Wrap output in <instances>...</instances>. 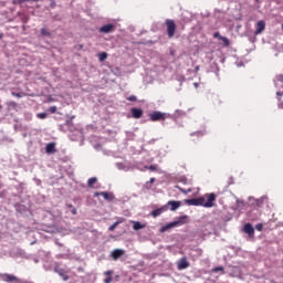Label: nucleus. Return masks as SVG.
<instances>
[{
    "instance_id": "obj_1",
    "label": "nucleus",
    "mask_w": 283,
    "mask_h": 283,
    "mask_svg": "<svg viewBox=\"0 0 283 283\" xmlns=\"http://www.w3.org/2000/svg\"><path fill=\"white\" fill-rule=\"evenodd\" d=\"M185 203L189 207H205L206 209H211V207H216V193H207L196 199H185Z\"/></svg>"
},
{
    "instance_id": "obj_2",
    "label": "nucleus",
    "mask_w": 283,
    "mask_h": 283,
    "mask_svg": "<svg viewBox=\"0 0 283 283\" xmlns=\"http://www.w3.org/2000/svg\"><path fill=\"white\" fill-rule=\"evenodd\" d=\"M165 25L168 39H174V36L176 35V21H174L172 19H167L165 21Z\"/></svg>"
},
{
    "instance_id": "obj_3",
    "label": "nucleus",
    "mask_w": 283,
    "mask_h": 283,
    "mask_svg": "<svg viewBox=\"0 0 283 283\" xmlns=\"http://www.w3.org/2000/svg\"><path fill=\"white\" fill-rule=\"evenodd\" d=\"M185 219H187V216L180 217L179 221H172L170 223H167L166 226L160 228V230H159L160 233H165V232L169 231L170 229H174L176 227H180V224H185V221H182Z\"/></svg>"
},
{
    "instance_id": "obj_4",
    "label": "nucleus",
    "mask_w": 283,
    "mask_h": 283,
    "mask_svg": "<svg viewBox=\"0 0 283 283\" xmlns=\"http://www.w3.org/2000/svg\"><path fill=\"white\" fill-rule=\"evenodd\" d=\"M149 118L153 123H156L158 120H165V113H161V112H158V111H155L153 113L149 114Z\"/></svg>"
},
{
    "instance_id": "obj_5",
    "label": "nucleus",
    "mask_w": 283,
    "mask_h": 283,
    "mask_svg": "<svg viewBox=\"0 0 283 283\" xmlns=\"http://www.w3.org/2000/svg\"><path fill=\"white\" fill-rule=\"evenodd\" d=\"M263 30H266V22L264 20H259L256 22V29L254 31V34H262Z\"/></svg>"
},
{
    "instance_id": "obj_6",
    "label": "nucleus",
    "mask_w": 283,
    "mask_h": 283,
    "mask_svg": "<svg viewBox=\"0 0 283 283\" xmlns=\"http://www.w3.org/2000/svg\"><path fill=\"white\" fill-rule=\"evenodd\" d=\"M116 30V27L114 24H105L99 28V32L102 34H109Z\"/></svg>"
},
{
    "instance_id": "obj_7",
    "label": "nucleus",
    "mask_w": 283,
    "mask_h": 283,
    "mask_svg": "<svg viewBox=\"0 0 283 283\" xmlns=\"http://www.w3.org/2000/svg\"><path fill=\"white\" fill-rule=\"evenodd\" d=\"M177 269L179 271H185V269H189V261H187L186 256L181 258L178 262H177Z\"/></svg>"
},
{
    "instance_id": "obj_8",
    "label": "nucleus",
    "mask_w": 283,
    "mask_h": 283,
    "mask_svg": "<svg viewBox=\"0 0 283 283\" xmlns=\"http://www.w3.org/2000/svg\"><path fill=\"white\" fill-rule=\"evenodd\" d=\"M244 233H248L250 238H253L255 235V229H253V226L251 223H245L243 227Z\"/></svg>"
},
{
    "instance_id": "obj_9",
    "label": "nucleus",
    "mask_w": 283,
    "mask_h": 283,
    "mask_svg": "<svg viewBox=\"0 0 283 283\" xmlns=\"http://www.w3.org/2000/svg\"><path fill=\"white\" fill-rule=\"evenodd\" d=\"M182 205L181 201H168L167 202V207H170V211H177L178 209H180V206Z\"/></svg>"
},
{
    "instance_id": "obj_10",
    "label": "nucleus",
    "mask_w": 283,
    "mask_h": 283,
    "mask_svg": "<svg viewBox=\"0 0 283 283\" xmlns=\"http://www.w3.org/2000/svg\"><path fill=\"white\" fill-rule=\"evenodd\" d=\"M123 255H125V250L115 249L112 251L113 260H118V258H123Z\"/></svg>"
},
{
    "instance_id": "obj_11",
    "label": "nucleus",
    "mask_w": 283,
    "mask_h": 283,
    "mask_svg": "<svg viewBox=\"0 0 283 283\" xmlns=\"http://www.w3.org/2000/svg\"><path fill=\"white\" fill-rule=\"evenodd\" d=\"M130 114H132L133 118H142L143 117V109L134 107V108L130 109Z\"/></svg>"
},
{
    "instance_id": "obj_12",
    "label": "nucleus",
    "mask_w": 283,
    "mask_h": 283,
    "mask_svg": "<svg viewBox=\"0 0 283 283\" xmlns=\"http://www.w3.org/2000/svg\"><path fill=\"white\" fill-rule=\"evenodd\" d=\"M46 154H56V144L55 143H50L45 147Z\"/></svg>"
},
{
    "instance_id": "obj_13",
    "label": "nucleus",
    "mask_w": 283,
    "mask_h": 283,
    "mask_svg": "<svg viewBox=\"0 0 283 283\" xmlns=\"http://www.w3.org/2000/svg\"><path fill=\"white\" fill-rule=\"evenodd\" d=\"M165 211H166V208L163 207V208L153 210L150 216H153V218H158V216H163V213H165Z\"/></svg>"
},
{
    "instance_id": "obj_14",
    "label": "nucleus",
    "mask_w": 283,
    "mask_h": 283,
    "mask_svg": "<svg viewBox=\"0 0 283 283\" xmlns=\"http://www.w3.org/2000/svg\"><path fill=\"white\" fill-rule=\"evenodd\" d=\"M104 275H106V279L104 280V283H112L113 282V277L112 275H114V271L108 270L106 272H104Z\"/></svg>"
},
{
    "instance_id": "obj_15",
    "label": "nucleus",
    "mask_w": 283,
    "mask_h": 283,
    "mask_svg": "<svg viewBox=\"0 0 283 283\" xmlns=\"http://www.w3.org/2000/svg\"><path fill=\"white\" fill-rule=\"evenodd\" d=\"M95 197L103 196L104 200H112L114 197L109 192H95Z\"/></svg>"
},
{
    "instance_id": "obj_16",
    "label": "nucleus",
    "mask_w": 283,
    "mask_h": 283,
    "mask_svg": "<svg viewBox=\"0 0 283 283\" xmlns=\"http://www.w3.org/2000/svg\"><path fill=\"white\" fill-rule=\"evenodd\" d=\"M17 280H19L17 276L12 275V274H4L3 275V281L4 282H17Z\"/></svg>"
},
{
    "instance_id": "obj_17",
    "label": "nucleus",
    "mask_w": 283,
    "mask_h": 283,
    "mask_svg": "<svg viewBox=\"0 0 283 283\" xmlns=\"http://www.w3.org/2000/svg\"><path fill=\"white\" fill-rule=\"evenodd\" d=\"M133 229L134 231H140V229H145V224L140 223L139 221H134Z\"/></svg>"
},
{
    "instance_id": "obj_18",
    "label": "nucleus",
    "mask_w": 283,
    "mask_h": 283,
    "mask_svg": "<svg viewBox=\"0 0 283 283\" xmlns=\"http://www.w3.org/2000/svg\"><path fill=\"white\" fill-rule=\"evenodd\" d=\"M125 221L124 218H120L119 220H117L115 223H113L109 228L108 231H115L116 227H118V224H123V222Z\"/></svg>"
},
{
    "instance_id": "obj_19",
    "label": "nucleus",
    "mask_w": 283,
    "mask_h": 283,
    "mask_svg": "<svg viewBox=\"0 0 283 283\" xmlns=\"http://www.w3.org/2000/svg\"><path fill=\"white\" fill-rule=\"evenodd\" d=\"M98 181V179L96 177H92L87 180V187H94V185H96V182Z\"/></svg>"
},
{
    "instance_id": "obj_20",
    "label": "nucleus",
    "mask_w": 283,
    "mask_h": 283,
    "mask_svg": "<svg viewBox=\"0 0 283 283\" xmlns=\"http://www.w3.org/2000/svg\"><path fill=\"white\" fill-rule=\"evenodd\" d=\"M220 41L223 43L224 48H229V45H231V42L229 41V38H227V36L220 38Z\"/></svg>"
},
{
    "instance_id": "obj_21",
    "label": "nucleus",
    "mask_w": 283,
    "mask_h": 283,
    "mask_svg": "<svg viewBox=\"0 0 283 283\" xmlns=\"http://www.w3.org/2000/svg\"><path fill=\"white\" fill-rule=\"evenodd\" d=\"M107 59V53L102 52L98 54V60L101 63H103V61H105Z\"/></svg>"
},
{
    "instance_id": "obj_22",
    "label": "nucleus",
    "mask_w": 283,
    "mask_h": 283,
    "mask_svg": "<svg viewBox=\"0 0 283 283\" xmlns=\"http://www.w3.org/2000/svg\"><path fill=\"white\" fill-rule=\"evenodd\" d=\"M221 271L222 275H224V268L223 266H217L212 269V273H219Z\"/></svg>"
},
{
    "instance_id": "obj_23",
    "label": "nucleus",
    "mask_w": 283,
    "mask_h": 283,
    "mask_svg": "<svg viewBox=\"0 0 283 283\" xmlns=\"http://www.w3.org/2000/svg\"><path fill=\"white\" fill-rule=\"evenodd\" d=\"M41 34H42V36H51L52 35V33H50V31L45 30V28L41 29Z\"/></svg>"
},
{
    "instance_id": "obj_24",
    "label": "nucleus",
    "mask_w": 283,
    "mask_h": 283,
    "mask_svg": "<svg viewBox=\"0 0 283 283\" xmlns=\"http://www.w3.org/2000/svg\"><path fill=\"white\" fill-rule=\"evenodd\" d=\"M145 169H149V171H156V169H158V166L156 165L145 166Z\"/></svg>"
},
{
    "instance_id": "obj_25",
    "label": "nucleus",
    "mask_w": 283,
    "mask_h": 283,
    "mask_svg": "<svg viewBox=\"0 0 283 283\" xmlns=\"http://www.w3.org/2000/svg\"><path fill=\"white\" fill-rule=\"evenodd\" d=\"M176 189H179L181 193H191V188H189L188 190H185L180 186H176Z\"/></svg>"
},
{
    "instance_id": "obj_26",
    "label": "nucleus",
    "mask_w": 283,
    "mask_h": 283,
    "mask_svg": "<svg viewBox=\"0 0 283 283\" xmlns=\"http://www.w3.org/2000/svg\"><path fill=\"white\" fill-rule=\"evenodd\" d=\"M127 101H130V103H136V101H138V98L136 97V95H130L127 97Z\"/></svg>"
},
{
    "instance_id": "obj_27",
    "label": "nucleus",
    "mask_w": 283,
    "mask_h": 283,
    "mask_svg": "<svg viewBox=\"0 0 283 283\" xmlns=\"http://www.w3.org/2000/svg\"><path fill=\"white\" fill-rule=\"evenodd\" d=\"M190 136H205V132H201V130H198V132H195V133H191Z\"/></svg>"
},
{
    "instance_id": "obj_28",
    "label": "nucleus",
    "mask_w": 283,
    "mask_h": 283,
    "mask_svg": "<svg viewBox=\"0 0 283 283\" xmlns=\"http://www.w3.org/2000/svg\"><path fill=\"white\" fill-rule=\"evenodd\" d=\"M8 107H12L13 109L17 107V102L11 101L7 103Z\"/></svg>"
},
{
    "instance_id": "obj_29",
    "label": "nucleus",
    "mask_w": 283,
    "mask_h": 283,
    "mask_svg": "<svg viewBox=\"0 0 283 283\" xmlns=\"http://www.w3.org/2000/svg\"><path fill=\"white\" fill-rule=\"evenodd\" d=\"M38 118H41L42 120H43L44 118H48V113H39V114H38Z\"/></svg>"
},
{
    "instance_id": "obj_30",
    "label": "nucleus",
    "mask_w": 283,
    "mask_h": 283,
    "mask_svg": "<svg viewBox=\"0 0 283 283\" xmlns=\"http://www.w3.org/2000/svg\"><path fill=\"white\" fill-rule=\"evenodd\" d=\"M156 182V178H150L149 181L146 182V187H149V185H154Z\"/></svg>"
},
{
    "instance_id": "obj_31",
    "label": "nucleus",
    "mask_w": 283,
    "mask_h": 283,
    "mask_svg": "<svg viewBox=\"0 0 283 283\" xmlns=\"http://www.w3.org/2000/svg\"><path fill=\"white\" fill-rule=\"evenodd\" d=\"M256 231H262L264 229V226L262 223H258L255 226Z\"/></svg>"
},
{
    "instance_id": "obj_32",
    "label": "nucleus",
    "mask_w": 283,
    "mask_h": 283,
    "mask_svg": "<svg viewBox=\"0 0 283 283\" xmlns=\"http://www.w3.org/2000/svg\"><path fill=\"white\" fill-rule=\"evenodd\" d=\"M13 96H15V98H22L23 94L22 93H11Z\"/></svg>"
},
{
    "instance_id": "obj_33",
    "label": "nucleus",
    "mask_w": 283,
    "mask_h": 283,
    "mask_svg": "<svg viewBox=\"0 0 283 283\" xmlns=\"http://www.w3.org/2000/svg\"><path fill=\"white\" fill-rule=\"evenodd\" d=\"M220 38H222V35H220V32L213 33V39H219V41H220Z\"/></svg>"
},
{
    "instance_id": "obj_34",
    "label": "nucleus",
    "mask_w": 283,
    "mask_h": 283,
    "mask_svg": "<svg viewBox=\"0 0 283 283\" xmlns=\"http://www.w3.org/2000/svg\"><path fill=\"white\" fill-rule=\"evenodd\" d=\"M30 1L36 2L38 0H19L18 2L19 3H25V2H30Z\"/></svg>"
},
{
    "instance_id": "obj_35",
    "label": "nucleus",
    "mask_w": 283,
    "mask_h": 283,
    "mask_svg": "<svg viewBox=\"0 0 283 283\" xmlns=\"http://www.w3.org/2000/svg\"><path fill=\"white\" fill-rule=\"evenodd\" d=\"M71 213H72V216H76V213H77L76 208H72Z\"/></svg>"
},
{
    "instance_id": "obj_36",
    "label": "nucleus",
    "mask_w": 283,
    "mask_h": 283,
    "mask_svg": "<svg viewBox=\"0 0 283 283\" xmlns=\"http://www.w3.org/2000/svg\"><path fill=\"white\" fill-rule=\"evenodd\" d=\"M54 112H56V107H51V113L54 114Z\"/></svg>"
},
{
    "instance_id": "obj_37",
    "label": "nucleus",
    "mask_w": 283,
    "mask_h": 283,
    "mask_svg": "<svg viewBox=\"0 0 283 283\" xmlns=\"http://www.w3.org/2000/svg\"><path fill=\"white\" fill-rule=\"evenodd\" d=\"M279 108H280V109H283V102H281V103L279 104Z\"/></svg>"
},
{
    "instance_id": "obj_38",
    "label": "nucleus",
    "mask_w": 283,
    "mask_h": 283,
    "mask_svg": "<svg viewBox=\"0 0 283 283\" xmlns=\"http://www.w3.org/2000/svg\"><path fill=\"white\" fill-rule=\"evenodd\" d=\"M193 86H195L196 88H198V87H199L198 82H195V83H193Z\"/></svg>"
},
{
    "instance_id": "obj_39",
    "label": "nucleus",
    "mask_w": 283,
    "mask_h": 283,
    "mask_svg": "<svg viewBox=\"0 0 283 283\" xmlns=\"http://www.w3.org/2000/svg\"><path fill=\"white\" fill-rule=\"evenodd\" d=\"M69 209H74V206L67 205Z\"/></svg>"
},
{
    "instance_id": "obj_40",
    "label": "nucleus",
    "mask_w": 283,
    "mask_h": 283,
    "mask_svg": "<svg viewBox=\"0 0 283 283\" xmlns=\"http://www.w3.org/2000/svg\"><path fill=\"white\" fill-rule=\"evenodd\" d=\"M276 94H277V96H283V93L277 92Z\"/></svg>"
},
{
    "instance_id": "obj_41",
    "label": "nucleus",
    "mask_w": 283,
    "mask_h": 283,
    "mask_svg": "<svg viewBox=\"0 0 283 283\" xmlns=\"http://www.w3.org/2000/svg\"><path fill=\"white\" fill-rule=\"evenodd\" d=\"M3 39V33H0V40Z\"/></svg>"
},
{
    "instance_id": "obj_42",
    "label": "nucleus",
    "mask_w": 283,
    "mask_h": 283,
    "mask_svg": "<svg viewBox=\"0 0 283 283\" xmlns=\"http://www.w3.org/2000/svg\"><path fill=\"white\" fill-rule=\"evenodd\" d=\"M64 280H67V276H66V277H64Z\"/></svg>"
},
{
    "instance_id": "obj_43",
    "label": "nucleus",
    "mask_w": 283,
    "mask_h": 283,
    "mask_svg": "<svg viewBox=\"0 0 283 283\" xmlns=\"http://www.w3.org/2000/svg\"><path fill=\"white\" fill-rule=\"evenodd\" d=\"M1 107H2V106L0 105V109H1Z\"/></svg>"
},
{
    "instance_id": "obj_44",
    "label": "nucleus",
    "mask_w": 283,
    "mask_h": 283,
    "mask_svg": "<svg viewBox=\"0 0 283 283\" xmlns=\"http://www.w3.org/2000/svg\"><path fill=\"white\" fill-rule=\"evenodd\" d=\"M36 1H41V0H36Z\"/></svg>"
}]
</instances>
